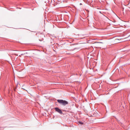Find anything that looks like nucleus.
I'll use <instances>...</instances> for the list:
<instances>
[{"label":"nucleus","mask_w":130,"mask_h":130,"mask_svg":"<svg viewBox=\"0 0 130 130\" xmlns=\"http://www.w3.org/2000/svg\"><path fill=\"white\" fill-rule=\"evenodd\" d=\"M93 48L92 47V48H91V51H93Z\"/></svg>","instance_id":"obj_4"},{"label":"nucleus","mask_w":130,"mask_h":130,"mask_svg":"<svg viewBox=\"0 0 130 130\" xmlns=\"http://www.w3.org/2000/svg\"><path fill=\"white\" fill-rule=\"evenodd\" d=\"M91 58H92V57H91Z\"/></svg>","instance_id":"obj_6"},{"label":"nucleus","mask_w":130,"mask_h":130,"mask_svg":"<svg viewBox=\"0 0 130 130\" xmlns=\"http://www.w3.org/2000/svg\"><path fill=\"white\" fill-rule=\"evenodd\" d=\"M79 123L80 124H83V123L82 122H79Z\"/></svg>","instance_id":"obj_3"},{"label":"nucleus","mask_w":130,"mask_h":130,"mask_svg":"<svg viewBox=\"0 0 130 130\" xmlns=\"http://www.w3.org/2000/svg\"><path fill=\"white\" fill-rule=\"evenodd\" d=\"M55 111L59 113L60 114H62V112L61 110L58 107H55L54 108Z\"/></svg>","instance_id":"obj_2"},{"label":"nucleus","mask_w":130,"mask_h":130,"mask_svg":"<svg viewBox=\"0 0 130 130\" xmlns=\"http://www.w3.org/2000/svg\"><path fill=\"white\" fill-rule=\"evenodd\" d=\"M57 102L61 104L63 106H65L68 104V102L67 101L62 100H57Z\"/></svg>","instance_id":"obj_1"},{"label":"nucleus","mask_w":130,"mask_h":130,"mask_svg":"<svg viewBox=\"0 0 130 130\" xmlns=\"http://www.w3.org/2000/svg\"><path fill=\"white\" fill-rule=\"evenodd\" d=\"M80 5H82V4L81 3H80Z\"/></svg>","instance_id":"obj_5"}]
</instances>
